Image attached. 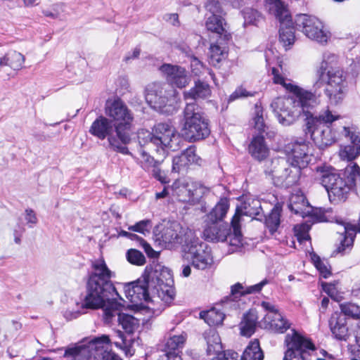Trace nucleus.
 <instances>
[{
    "label": "nucleus",
    "mask_w": 360,
    "mask_h": 360,
    "mask_svg": "<svg viewBox=\"0 0 360 360\" xmlns=\"http://www.w3.org/2000/svg\"><path fill=\"white\" fill-rule=\"evenodd\" d=\"M91 271L89 273L86 295L81 302L82 309H103L106 320L114 315L113 312L122 307L117 301L122 299L117 292L112 278L115 276L103 258L91 261Z\"/></svg>",
    "instance_id": "f257e3e1"
},
{
    "label": "nucleus",
    "mask_w": 360,
    "mask_h": 360,
    "mask_svg": "<svg viewBox=\"0 0 360 360\" xmlns=\"http://www.w3.org/2000/svg\"><path fill=\"white\" fill-rule=\"evenodd\" d=\"M273 82L282 85L286 91L292 94L288 97H277L271 103V108L277 117L280 124L290 126L297 119L303 116L307 118L311 113L309 110L317 104L316 95L305 90L285 78L276 68L271 69Z\"/></svg>",
    "instance_id": "f03ea898"
},
{
    "label": "nucleus",
    "mask_w": 360,
    "mask_h": 360,
    "mask_svg": "<svg viewBox=\"0 0 360 360\" xmlns=\"http://www.w3.org/2000/svg\"><path fill=\"white\" fill-rule=\"evenodd\" d=\"M315 176L326 189L331 202L345 201L355 185L356 178L360 176V168L354 163L348 165L344 172H338L331 166L322 165L316 167Z\"/></svg>",
    "instance_id": "7ed1b4c3"
},
{
    "label": "nucleus",
    "mask_w": 360,
    "mask_h": 360,
    "mask_svg": "<svg viewBox=\"0 0 360 360\" xmlns=\"http://www.w3.org/2000/svg\"><path fill=\"white\" fill-rule=\"evenodd\" d=\"M139 146H146L148 150H154L156 155L165 159L169 151L180 148L181 138L169 123L160 122L154 125L152 131L141 129L137 133Z\"/></svg>",
    "instance_id": "20e7f679"
},
{
    "label": "nucleus",
    "mask_w": 360,
    "mask_h": 360,
    "mask_svg": "<svg viewBox=\"0 0 360 360\" xmlns=\"http://www.w3.org/2000/svg\"><path fill=\"white\" fill-rule=\"evenodd\" d=\"M337 56L334 54L325 55L321 63L319 77L315 83L316 88H320L326 84L324 91L331 103L338 104L344 98V89L346 84V75L339 68L328 69V60H336Z\"/></svg>",
    "instance_id": "39448f33"
},
{
    "label": "nucleus",
    "mask_w": 360,
    "mask_h": 360,
    "mask_svg": "<svg viewBox=\"0 0 360 360\" xmlns=\"http://www.w3.org/2000/svg\"><path fill=\"white\" fill-rule=\"evenodd\" d=\"M339 117L338 115L327 108L318 115L314 116L310 113L304 118L307 133L310 134L311 138L320 148L331 146L335 142L336 136L330 126Z\"/></svg>",
    "instance_id": "423d86ee"
},
{
    "label": "nucleus",
    "mask_w": 360,
    "mask_h": 360,
    "mask_svg": "<svg viewBox=\"0 0 360 360\" xmlns=\"http://www.w3.org/2000/svg\"><path fill=\"white\" fill-rule=\"evenodd\" d=\"M184 118L182 135L190 142L202 140L210 134L208 120L201 108L195 102L186 103Z\"/></svg>",
    "instance_id": "0eeeda50"
},
{
    "label": "nucleus",
    "mask_w": 360,
    "mask_h": 360,
    "mask_svg": "<svg viewBox=\"0 0 360 360\" xmlns=\"http://www.w3.org/2000/svg\"><path fill=\"white\" fill-rule=\"evenodd\" d=\"M186 242L187 243L183 245V252L191 265L195 269L202 271L212 269L214 259L207 244L202 242L193 231L187 232Z\"/></svg>",
    "instance_id": "6e6552de"
},
{
    "label": "nucleus",
    "mask_w": 360,
    "mask_h": 360,
    "mask_svg": "<svg viewBox=\"0 0 360 360\" xmlns=\"http://www.w3.org/2000/svg\"><path fill=\"white\" fill-rule=\"evenodd\" d=\"M156 274L155 264L146 266L141 278L124 285L127 298L134 304L142 301L151 302L152 288L154 286L155 278H157Z\"/></svg>",
    "instance_id": "1a4fd4ad"
},
{
    "label": "nucleus",
    "mask_w": 360,
    "mask_h": 360,
    "mask_svg": "<svg viewBox=\"0 0 360 360\" xmlns=\"http://www.w3.org/2000/svg\"><path fill=\"white\" fill-rule=\"evenodd\" d=\"M105 114L115 122V131L121 142L129 143L134 116L125 103L119 98L115 99L106 107Z\"/></svg>",
    "instance_id": "9d476101"
},
{
    "label": "nucleus",
    "mask_w": 360,
    "mask_h": 360,
    "mask_svg": "<svg viewBox=\"0 0 360 360\" xmlns=\"http://www.w3.org/2000/svg\"><path fill=\"white\" fill-rule=\"evenodd\" d=\"M114 131L115 132V124L112 121L102 115L93 122L89 129V133L94 136L101 140L108 138L109 146L114 151L132 155L126 146L127 144L122 143L117 136V134H114Z\"/></svg>",
    "instance_id": "9b49d317"
},
{
    "label": "nucleus",
    "mask_w": 360,
    "mask_h": 360,
    "mask_svg": "<svg viewBox=\"0 0 360 360\" xmlns=\"http://www.w3.org/2000/svg\"><path fill=\"white\" fill-rule=\"evenodd\" d=\"M292 167L285 157H275L264 163V173L269 176L276 185L292 186L300 177L292 174Z\"/></svg>",
    "instance_id": "f8f14e48"
},
{
    "label": "nucleus",
    "mask_w": 360,
    "mask_h": 360,
    "mask_svg": "<svg viewBox=\"0 0 360 360\" xmlns=\"http://www.w3.org/2000/svg\"><path fill=\"white\" fill-rule=\"evenodd\" d=\"M157 278L152 288L151 302L158 299L167 304H170L175 297L174 281L171 270L160 264H155Z\"/></svg>",
    "instance_id": "ddd939ff"
},
{
    "label": "nucleus",
    "mask_w": 360,
    "mask_h": 360,
    "mask_svg": "<svg viewBox=\"0 0 360 360\" xmlns=\"http://www.w3.org/2000/svg\"><path fill=\"white\" fill-rule=\"evenodd\" d=\"M267 1L270 5L269 9L274 12L276 18L281 23L279 30L280 41L285 47L290 46L295 42V36L292 18L288 10L281 0H267Z\"/></svg>",
    "instance_id": "4468645a"
},
{
    "label": "nucleus",
    "mask_w": 360,
    "mask_h": 360,
    "mask_svg": "<svg viewBox=\"0 0 360 360\" xmlns=\"http://www.w3.org/2000/svg\"><path fill=\"white\" fill-rule=\"evenodd\" d=\"M295 23L307 37L318 43H326L330 37V32L322 21L315 16L300 14L296 18Z\"/></svg>",
    "instance_id": "2eb2a0df"
},
{
    "label": "nucleus",
    "mask_w": 360,
    "mask_h": 360,
    "mask_svg": "<svg viewBox=\"0 0 360 360\" xmlns=\"http://www.w3.org/2000/svg\"><path fill=\"white\" fill-rule=\"evenodd\" d=\"M283 150L292 167V174L300 177L302 169L307 167L311 160L307 143L304 141L291 142L284 146Z\"/></svg>",
    "instance_id": "dca6fc26"
},
{
    "label": "nucleus",
    "mask_w": 360,
    "mask_h": 360,
    "mask_svg": "<svg viewBox=\"0 0 360 360\" xmlns=\"http://www.w3.org/2000/svg\"><path fill=\"white\" fill-rule=\"evenodd\" d=\"M288 350L285 353L283 360H309L310 352L315 350L312 342L293 330V333L286 336Z\"/></svg>",
    "instance_id": "f3484780"
},
{
    "label": "nucleus",
    "mask_w": 360,
    "mask_h": 360,
    "mask_svg": "<svg viewBox=\"0 0 360 360\" xmlns=\"http://www.w3.org/2000/svg\"><path fill=\"white\" fill-rule=\"evenodd\" d=\"M146 100L155 110L160 112H167L165 110L174 96L175 90L166 84L153 83L146 88Z\"/></svg>",
    "instance_id": "a211bd4d"
},
{
    "label": "nucleus",
    "mask_w": 360,
    "mask_h": 360,
    "mask_svg": "<svg viewBox=\"0 0 360 360\" xmlns=\"http://www.w3.org/2000/svg\"><path fill=\"white\" fill-rule=\"evenodd\" d=\"M262 207L260 202L257 200H252L251 202L245 201L240 207H237L236 213L232 217L231 225L234 234V240L237 243H240V218L242 215L252 217L253 219H259L257 217L262 214Z\"/></svg>",
    "instance_id": "6ab92c4d"
},
{
    "label": "nucleus",
    "mask_w": 360,
    "mask_h": 360,
    "mask_svg": "<svg viewBox=\"0 0 360 360\" xmlns=\"http://www.w3.org/2000/svg\"><path fill=\"white\" fill-rule=\"evenodd\" d=\"M288 208L292 212L302 217L312 214L316 217L319 221L326 220L323 211L321 209L314 210L300 191L291 194L289 198Z\"/></svg>",
    "instance_id": "aec40b11"
},
{
    "label": "nucleus",
    "mask_w": 360,
    "mask_h": 360,
    "mask_svg": "<svg viewBox=\"0 0 360 360\" xmlns=\"http://www.w3.org/2000/svg\"><path fill=\"white\" fill-rule=\"evenodd\" d=\"M160 70L164 75L167 84L172 89L185 88L191 82L189 73L181 66L165 63L160 67Z\"/></svg>",
    "instance_id": "412c9836"
},
{
    "label": "nucleus",
    "mask_w": 360,
    "mask_h": 360,
    "mask_svg": "<svg viewBox=\"0 0 360 360\" xmlns=\"http://www.w3.org/2000/svg\"><path fill=\"white\" fill-rule=\"evenodd\" d=\"M188 231L192 230L183 228L179 223L173 222L169 226L162 229L160 240L167 248H172L176 245H181L183 250V245L187 243L186 242V234Z\"/></svg>",
    "instance_id": "4be33fe9"
},
{
    "label": "nucleus",
    "mask_w": 360,
    "mask_h": 360,
    "mask_svg": "<svg viewBox=\"0 0 360 360\" xmlns=\"http://www.w3.org/2000/svg\"><path fill=\"white\" fill-rule=\"evenodd\" d=\"M103 345H111L109 335H102L91 340V347L94 349L90 356L96 360H122L112 349H105Z\"/></svg>",
    "instance_id": "5701e85b"
},
{
    "label": "nucleus",
    "mask_w": 360,
    "mask_h": 360,
    "mask_svg": "<svg viewBox=\"0 0 360 360\" xmlns=\"http://www.w3.org/2000/svg\"><path fill=\"white\" fill-rule=\"evenodd\" d=\"M211 224L207 226L204 231L203 234L206 240L212 242H224L227 240L228 238L232 237L231 234V228L225 224H218L217 222H210ZM234 238V234H233ZM230 240L231 245H237L239 243H237L234 239Z\"/></svg>",
    "instance_id": "b1692460"
},
{
    "label": "nucleus",
    "mask_w": 360,
    "mask_h": 360,
    "mask_svg": "<svg viewBox=\"0 0 360 360\" xmlns=\"http://www.w3.org/2000/svg\"><path fill=\"white\" fill-rule=\"evenodd\" d=\"M329 327L332 335L339 341H347L351 337L347 326V318L341 313H333L329 319Z\"/></svg>",
    "instance_id": "393cba45"
},
{
    "label": "nucleus",
    "mask_w": 360,
    "mask_h": 360,
    "mask_svg": "<svg viewBox=\"0 0 360 360\" xmlns=\"http://www.w3.org/2000/svg\"><path fill=\"white\" fill-rule=\"evenodd\" d=\"M205 26L207 30L219 37L218 43L220 44L226 43L231 38L230 33L226 30V23L223 16L210 15L207 17Z\"/></svg>",
    "instance_id": "a878e982"
},
{
    "label": "nucleus",
    "mask_w": 360,
    "mask_h": 360,
    "mask_svg": "<svg viewBox=\"0 0 360 360\" xmlns=\"http://www.w3.org/2000/svg\"><path fill=\"white\" fill-rule=\"evenodd\" d=\"M210 85L202 81L197 80L194 86L188 91H184V98L187 103L195 102L198 100L206 99L211 96Z\"/></svg>",
    "instance_id": "bb28decb"
},
{
    "label": "nucleus",
    "mask_w": 360,
    "mask_h": 360,
    "mask_svg": "<svg viewBox=\"0 0 360 360\" xmlns=\"http://www.w3.org/2000/svg\"><path fill=\"white\" fill-rule=\"evenodd\" d=\"M343 131L345 136L349 137L352 144L346 146L341 150L340 155L342 159L351 161L360 154V134L351 132L346 127H343Z\"/></svg>",
    "instance_id": "cd10ccee"
},
{
    "label": "nucleus",
    "mask_w": 360,
    "mask_h": 360,
    "mask_svg": "<svg viewBox=\"0 0 360 360\" xmlns=\"http://www.w3.org/2000/svg\"><path fill=\"white\" fill-rule=\"evenodd\" d=\"M264 319L266 326L276 333H283L290 326L288 321L280 312L266 314Z\"/></svg>",
    "instance_id": "c85d7f7f"
},
{
    "label": "nucleus",
    "mask_w": 360,
    "mask_h": 360,
    "mask_svg": "<svg viewBox=\"0 0 360 360\" xmlns=\"http://www.w3.org/2000/svg\"><path fill=\"white\" fill-rule=\"evenodd\" d=\"M248 150L251 155L259 161L265 159L269 154V148L262 135L253 137L249 145Z\"/></svg>",
    "instance_id": "c756f323"
},
{
    "label": "nucleus",
    "mask_w": 360,
    "mask_h": 360,
    "mask_svg": "<svg viewBox=\"0 0 360 360\" xmlns=\"http://www.w3.org/2000/svg\"><path fill=\"white\" fill-rule=\"evenodd\" d=\"M25 60V56L22 53L16 51H10L0 56V68L8 66L13 70H19L22 68Z\"/></svg>",
    "instance_id": "7c9ffc66"
},
{
    "label": "nucleus",
    "mask_w": 360,
    "mask_h": 360,
    "mask_svg": "<svg viewBox=\"0 0 360 360\" xmlns=\"http://www.w3.org/2000/svg\"><path fill=\"white\" fill-rule=\"evenodd\" d=\"M203 336L207 343V355H214L223 349L221 338L215 329L210 328L206 330Z\"/></svg>",
    "instance_id": "2f4dec72"
},
{
    "label": "nucleus",
    "mask_w": 360,
    "mask_h": 360,
    "mask_svg": "<svg viewBox=\"0 0 360 360\" xmlns=\"http://www.w3.org/2000/svg\"><path fill=\"white\" fill-rule=\"evenodd\" d=\"M267 283L268 281L266 279L250 286H245L242 283H237L231 286V294L235 298H239L246 295L257 293L260 292L262 288Z\"/></svg>",
    "instance_id": "473e14b6"
},
{
    "label": "nucleus",
    "mask_w": 360,
    "mask_h": 360,
    "mask_svg": "<svg viewBox=\"0 0 360 360\" xmlns=\"http://www.w3.org/2000/svg\"><path fill=\"white\" fill-rule=\"evenodd\" d=\"M176 193L181 201H194L198 199L197 185L192 181L183 182L181 186L177 188Z\"/></svg>",
    "instance_id": "72a5a7b5"
},
{
    "label": "nucleus",
    "mask_w": 360,
    "mask_h": 360,
    "mask_svg": "<svg viewBox=\"0 0 360 360\" xmlns=\"http://www.w3.org/2000/svg\"><path fill=\"white\" fill-rule=\"evenodd\" d=\"M120 309V308L114 311V315L110 319L117 315L119 325L122 326V328L128 334L133 333L139 326V320L131 315L118 312Z\"/></svg>",
    "instance_id": "f704fd0d"
},
{
    "label": "nucleus",
    "mask_w": 360,
    "mask_h": 360,
    "mask_svg": "<svg viewBox=\"0 0 360 360\" xmlns=\"http://www.w3.org/2000/svg\"><path fill=\"white\" fill-rule=\"evenodd\" d=\"M257 323V316L255 311H250L243 316L240 323V334L250 337L255 330Z\"/></svg>",
    "instance_id": "c9c22d12"
},
{
    "label": "nucleus",
    "mask_w": 360,
    "mask_h": 360,
    "mask_svg": "<svg viewBox=\"0 0 360 360\" xmlns=\"http://www.w3.org/2000/svg\"><path fill=\"white\" fill-rule=\"evenodd\" d=\"M91 346V340L87 345H81L74 347H70L65 349L64 356L67 358H72L73 360H77L79 357L84 356L86 360L90 356L91 352L94 350Z\"/></svg>",
    "instance_id": "e433bc0d"
},
{
    "label": "nucleus",
    "mask_w": 360,
    "mask_h": 360,
    "mask_svg": "<svg viewBox=\"0 0 360 360\" xmlns=\"http://www.w3.org/2000/svg\"><path fill=\"white\" fill-rule=\"evenodd\" d=\"M264 354L257 339L251 341L241 356V360H263Z\"/></svg>",
    "instance_id": "4c0bfd02"
},
{
    "label": "nucleus",
    "mask_w": 360,
    "mask_h": 360,
    "mask_svg": "<svg viewBox=\"0 0 360 360\" xmlns=\"http://www.w3.org/2000/svg\"><path fill=\"white\" fill-rule=\"evenodd\" d=\"M281 211V206L276 204L265 218L266 226L271 234H274L280 226Z\"/></svg>",
    "instance_id": "58836bf2"
},
{
    "label": "nucleus",
    "mask_w": 360,
    "mask_h": 360,
    "mask_svg": "<svg viewBox=\"0 0 360 360\" xmlns=\"http://www.w3.org/2000/svg\"><path fill=\"white\" fill-rule=\"evenodd\" d=\"M229 207L227 199H221L214 206L212 211L207 214V220L210 222H218L226 214Z\"/></svg>",
    "instance_id": "ea45409f"
},
{
    "label": "nucleus",
    "mask_w": 360,
    "mask_h": 360,
    "mask_svg": "<svg viewBox=\"0 0 360 360\" xmlns=\"http://www.w3.org/2000/svg\"><path fill=\"white\" fill-rule=\"evenodd\" d=\"M152 150H148L146 146H139L138 152L142 159L144 169H149L150 167L153 169L155 167L160 165L164 160L160 158L158 155V159L155 160V158L149 154V151Z\"/></svg>",
    "instance_id": "a19ab883"
},
{
    "label": "nucleus",
    "mask_w": 360,
    "mask_h": 360,
    "mask_svg": "<svg viewBox=\"0 0 360 360\" xmlns=\"http://www.w3.org/2000/svg\"><path fill=\"white\" fill-rule=\"evenodd\" d=\"M200 316L210 326L221 324L225 317L224 313L215 308L206 311H202Z\"/></svg>",
    "instance_id": "79ce46f5"
},
{
    "label": "nucleus",
    "mask_w": 360,
    "mask_h": 360,
    "mask_svg": "<svg viewBox=\"0 0 360 360\" xmlns=\"http://www.w3.org/2000/svg\"><path fill=\"white\" fill-rule=\"evenodd\" d=\"M186 339L187 334L185 332H181L180 334H170L165 347L167 349L172 352H176V350L184 347Z\"/></svg>",
    "instance_id": "37998d69"
},
{
    "label": "nucleus",
    "mask_w": 360,
    "mask_h": 360,
    "mask_svg": "<svg viewBox=\"0 0 360 360\" xmlns=\"http://www.w3.org/2000/svg\"><path fill=\"white\" fill-rule=\"evenodd\" d=\"M340 313L344 316L360 321V306L352 302H345L340 304Z\"/></svg>",
    "instance_id": "c03bdc74"
},
{
    "label": "nucleus",
    "mask_w": 360,
    "mask_h": 360,
    "mask_svg": "<svg viewBox=\"0 0 360 360\" xmlns=\"http://www.w3.org/2000/svg\"><path fill=\"white\" fill-rule=\"evenodd\" d=\"M253 121L255 124L254 127L259 135H262L263 133L266 132L268 127L264 123L263 108L260 105H258V104L255 105Z\"/></svg>",
    "instance_id": "a18cd8bd"
},
{
    "label": "nucleus",
    "mask_w": 360,
    "mask_h": 360,
    "mask_svg": "<svg viewBox=\"0 0 360 360\" xmlns=\"http://www.w3.org/2000/svg\"><path fill=\"white\" fill-rule=\"evenodd\" d=\"M189 58H190L191 71L195 75L199 76L203 72L204 70H206V71H207L208 74L210 75L211 78L213 80H214V72L209 68H206L203 65V63L197 57H195L194 56H191L189 57Z\"/></svg>",
    "instance_id": "49530a36"
},
{
    "label": "nucleus",
    "mask_w": 360,
    "mask_h": 360,
    "mask_svg": "<svg viewBox=\"0 0 360 360\" xmlns=\"http://www.w3.org/2000/svg\"><path fill=\"white\" fill-rule=\"evenodd\" d=\"M117 337L120 339L121 342H115L114 345L124 351V353L127 356H132L134 354V352L132 351V340H128L124 334L118 330L117 332Z\"/></svg>",
    "instance_id": "de8ad7c7"
},
{
    "label": "nucleus",
    "mask_w": 360,
    "mask_h": 360,
    "mask_svg": "<svg viewBox=\"0 0 360 360\" xmlns=\"http://www.w3.org/2000/svg\"><path fill=\"white\" fill-rule=\"evenodd\" d=\"M127 259L129 263L137 266H142L146 263L143 254L136 249H130L127 251Z\"/></svg>",
    "instance_id": "09e8293b"
},
{
    "label": "nucleus",
    "mask_w": 360,
    "mask_h": 360,
    "mask_svg": "<svg viewBox=\"0 0 360 360\" xmlns=\"http://www.w3.org/2000/svg\"><path fill=\"white\" fill-rule=\"evenodd\" d=\"M311 260L323 278H327L331 275L330 270L328 268V263L322 261L319 256L314 253L311 255Z\"/></svg>",
    "instance_id": "8fccbe9b"
},
{
    "label": "nucleus",
    "mask_w": 360,
    "mask_h": 360,
    "mask_svg": "<svg viewBox=\"0 0 360 360\" xmlns=\"http://www.w3.org/2000/svg\"><path fill=\"white\" fill-rule=\"evenodd\" d=\"M224 51L219 44H212L210 48V62L216 66L223 58Z\"/></svg>",
    "instance_id": "3c124183"
},
{
    "label": "nucleus",
    "mask_w": 360,
    "mask_h": 360,
    "mask_svg": "<svg viewBox=\"0 0 360 360\" xmlns=\"http://www.w3.org/2000/svg\"><path fill=\"white\" fill-rule=\"evenodd\" d=\"M151 228V221L148 219L142 220L134 225L130 226L128 227L129 231L138 232L146 235V233H149Z\"/></svg>",
    "instance_id": "603ef678"
},
{
    "label": "nucleus",
    "mask_w": 360,
    "mask_h": 360,
    "mask_svg": "<svg viewBox=\"0 0 360 360\" xmlns=\"http://www.w3.org/2000/svg\"><path fill=\"white\" fill-rule=\"evenodd\" d=\"M189 166L186 161L185 155L181 153L179 156H176L172 160V171L174 172H180L185 170Z\"/></svg>",
    "instance_id": "864d4df0"
},
{
    "label": "nucleus",
    "mask_w": 360,
    "mask_h": 360,
    "mask_svg": "<svg viewBox=\"0 0 360 360\" xmlns=\"http://www.w3.org/2000/svg\"><path fill=\"white\" fill-rule=\"evenodd\" d=\"M295 235L300 243L309 240L310 236L309 235V226L306 224L297 225L294 228Z\"/></svg>",
    "instance_id": "5fc2aeb1"
},
{
    "label": "nucleus",
    "mask_w": 360,
    "mask_h": 360,
    "mask_svg": "<svg viewBox=\"0 0 360 360\" xmlns=\"http://www.w3.org/2000/svg\"><path fill=\"white\" fill-rule=\"evenodd\" d=\"M219 1V0H210L207 2L205 7L207 11L211 13V15L218 17L223 16L225 14L221 7Z\"/></svg>",
    "instance_id": "6e6d98bb"
},
{
    "label": "nucleus",
    "mask_w": 360,
    "mask_h": 360,
    "mask_svg": "<svg viewBox=\"0 0 360 360\" xmlns=\"http://www.w3.org/2000/svg\"><path fill=\"white\" fill-rule=\"evenodd\" d=\"M212 360H238L239 355L233 350H226L223 351V349L219 352L214 354Z\"/></svg>",
    "instance_id": "4d7b16f0"
},
{
    "label": "nucleus",
    "mask_w": 360,
    "mask_h": 360,
    "mask_svg": "<svg viewBox=\"0 0 360 360\" xmlns=\"http://www.w3.org/2000/svg\"><path fill=\"white\" fill-rule=\"evenodd\" d=\"M183 155H185L187 162L188 165L196 164L200 165L201 159L196 155L194 147H189L186 148L182 153Z\"/></svg>",
    "instance_id": "13d9d810"
},
{
    "label": "nucleus",
    "mask_w": 360,
    "mask_h": 360,
    "mask_svg": "<svg viewBox=\"0 0 360 360\" xmlns=\"http://www.w3.org/2000/svg\"><path fill=\"white\" fill-rule=\"evenodd\" d=\"M254 95L255 93L248 91L242 86H239L230 95L229 98V102L233 101L240 98L253 96Z\"/></svg>",
    "instance_id": "bf43d9fd"
},
{
    "label": "nucleus",
    "mask_w": 360,
    "mask_h": 360,
    "mask_svg": "<svg viewBox=\"0 0 360 360\" xmlns=\"http://www.w3.org/2000/svg\"><path fill=\"white\" fill-rule=\"evenodd\" d=\"M78 308H79V309H77V310H66L65 312H64V317L68 320V321H71L72 319H77L79 315L82 314L84 313V309H82L81 308V304H77Z\"/></svg>",
    "instance_id": "052dcab7"
},
{
    "label": "nucleus",
    "mask_w": 360,
    "mask_h": 360,
    "mask_svg": "<svg viewBox=\"0 0 360 360\" xmlns=\"http://www.w3.org/2000/svg\"><path fill=\"white\" fill-rule=\"evenodd\" d=\"M179 359L176 352H172L167 349L162 352L157 360H178Z\"/></svg>",
    "instance_id": "680f3d73"
},
{
    "label": "nucleus",
    "mask_w": 360,
    "mask_h": 360,
    "mask_svg": "<svg viewBox=\"0 0 360 360\" xmlns=\"http://www.w3.org/2000/svg\"><path fill=\"white\" fill-rule=\"evenodd\" d=\"M322 288L331 298H334L338 292L335 285L331 283H322Z\"/></svg>",
    "instance_id": "e2e57ef3"
},
{
    "label": "nucleus",
    "mask_w": 360,
    "mask_h": 360,
    "mask_svg": "<svg viewBox=\"0 0 360 360\" xmlns=\"http://www.w3.org/2000/svg\"><path fill=\"white\" fill-rule=\"evenodd\" d=\"M141 244L145 252L149 257L155 258L158 257V253L156 251H155L152 248V247L150 245V244H148L146 240H144L143 239H141Z\"/></svg>",
    "instance_id": "0e129e2a"
},
{
    "label": "nucleus",
    "mask_w": 360,
    "mask_h": 360,
    "mask_svg": "<svg viewBox=\"0 0 360 360\" xmlns=\"http://www.w3.org/2000/svg\"><path fill=\"white\" fill-rule=\"evenodd\" d=\"M25 220L27 224H30V227H32L33 225L37 223V218L35 212L32 209H27L25 210Z\"/></svg>",
    "instance_id": "69168bd1"
},
{
    "label": "nucleus",
    "mask_w": 360,
    "mask_h": 360,
    "mask_svg": "<svg viewBox=\"0 0 360 360\" xmlns=\"http://www.w3.org/2000/svg\"><path fill=\"white\" fill-rule=\"evenodd\" d=\"M153 176L162 183L167 182V176L165 174L160 170L159 165L155 167L152 170Z\"/></svg>",
    "instance_id": "338daca9"
},
{
    "label": "nucleus",
    "mask_w": 360,
    "mask_h": 360,
    "mask_svg": "<svg viewBox=\"0 0 360 360\" xmlns=\"http://www.w3.org/2000/svg\"><path fill=\"white\" fill-rule=\"evenodd\" d=\"M262 307L267 311L266 314H276L279 312L278 309L274 306V304H271L268 302H262Z\"/></svg>",
    "instance_id": "774afa93"
}]
</instances>
